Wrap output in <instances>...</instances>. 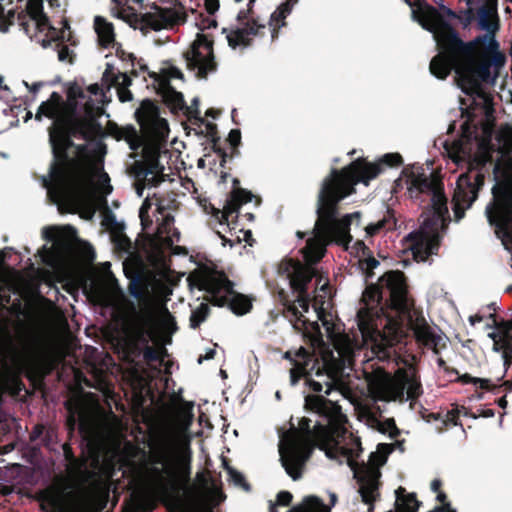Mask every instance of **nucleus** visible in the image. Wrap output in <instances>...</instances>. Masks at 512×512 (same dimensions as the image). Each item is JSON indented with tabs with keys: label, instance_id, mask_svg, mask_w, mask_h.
<instances>
[{
	"label": "nucleus",
	"instance_id": "1",
	"mask_svg": "<svg viewBox=\"0 0 512 512\" xmlns=\"http://www.w3.org/2000/svg\"><path fill=\"white\" fill-rule=\"evenodd\" d=\"M305 408L310 417H303L296 428L283 432L279 439V455L285 472L294 480L302 477L303 467L317 446L326 456L340 464L347 463L358 483L362 501L373 512V502L380 496V468L387 462L392 452L390 444H378L377 450L370 453L367 462L355 460L362 452L360 439L348 433L337 402L322 395L305 396Z\"/></svg>",
	"mask_w": 512,
	"mask_h": 512
},
{
	"label": "nucleus",
	"instance_id": "2",
	"mask_svg": "<svg viewBox=\"0 0 512 512\" xmlns=\"http://www.w3.org/2000/svg\"><path fill=\"white\" fill-rule=\"evenodd\" d=\"M403 162L399 153H387L377 163L364 164L359 160L338 170L332 168L326 176L317 196L316 214L318 216L313 229V236L307 240L304 260L310 266L316 264L325 254L329 243H336L345 248L352 241L350 226L354 219L360 226V212L346 214L339 219L338 204L354 193L358 183L368 185L369 181L382 172V167H396Z\"/></svg>",
	"mask_w": 512,
	"mask_h": 512
},
{
	"label": "nucleus",
	"instance_id": "3",
	"mask_svg": "<svg viewBox=\"0 0 512 512\" xmlns=\"http://www.w3.org/2000/svg\"><path fill=\"white\" fill-rule=\"evenodd\" d=\"M362 301L365 307L357 312V326L363 343L370 346L373 357L378 360L389 361L394 353L396 336L382 332L375 319L379 318L380 313L384 315L388 308L406 318L417 341L432 349L435 354H438L439 346L445 345V338L437 332V328L430 326L415 311L403 272L396 270L384 273L377 284L366 287Z\"/></svg>",
	"mask_w": 512,
	"mask_h": 512
},
{
	"label": "nucleus",
	"instance_id": "4",
	"mask_svg": "<svg viewBox=\"0 0 512 512\" xmlns=\"http://www.w3.org/2000/svg\"><path fill=\"white\" fill-rule=\"evenodd\" d=\"M285 270L293 292L297 293L295 302L287 307V313L291 316L293 328L313 343L320 344L323 342V334L319 324V321H321L327 338L332 345V349L323 356L325 373L319 369L316 372L318 377H325L324 383L313 379L306 380L308 386L314 392L324 391L326 395H330L339 378L344 375L348 376V371L353 369L360 347L348 335L334 331L333 324L327 319L323 309L314 308L317 316L315 321H309L304 317V313L309 311L307 285L311 282L315 271L311 267L292 262L286 266Z\"/></svg>",
	"mask_w": 512,
	"mask_h": 512
},
{
	"label": "nucleus",
	"instance_id": "5",
	"mask_svg": "<svg viewBox=\"0 0 512 512\" xmlns=\"http://www.w3.org/2000/svg\"><path fill=\"white\" fill-rule=\"evenodd\" d=\"M104 88L106 89V85H89L87 90L95 99L89 97L81 107L78 106L77 99H85V94L78 87L69 89L66 103L54 91L38 107L36 120L40 121L43 117L52 120L48 132L51 150L56 159L55 165L59 159L66 158L65 148L74 146L72 137L89 142L101 132L98 118L105 114L104 106L110 102Z\"/></svg>",
	"mask_w": 512,
	"mask_h": 512
},
{
	"label": "nucleus",
	"instance_id": "6",
	"mask_svg": "<svg viewBox=\"0 0 512 512\" xmlns=\"http://www.w3.org/2000/svg\"><path fill=\"white\" fill-rule=\"evenodd\" d=\"M65 159L59 162L53 159L46 175L41 176L43 187L49 200L61 211H70L91 201L95 190L101 194V202L106 205V196L113 187L109 175L102 166L89 164L88 144L67 147L64 150Z\"/></svg>",
	"mask_w": 512,
	"mask_h": 512
},
{
	"label": "nucleus",
	"instance_id": "7",
	"mask_svg": "<svg viewBox=\"0 0 512 512\" xmlns=\"http://www.w3.org/2000/svg\"><path fill=\"white\" fill-rule=\"evenodd\" d=\"M394 185L395 191L406 185L412 198H418L419 195H426L429 198L430 210L423 214L419 230L408 233L404 238L414 259L425 262L429 256L436 254L439 248L438 228L449 221L447 199L443 188L431 176L420 174L414 170V167L404 168L400 177L394 181Z\"/></svg>",
	"mask_w": 512,
	"mask_h": 512
},
{
	"label": "nucleus",
	"instance_id": "8",
	"mask_svg": "<svg viewBox=\"0 0 512 512\" xmlns=\"http://www.w3.org/2000/svg\"><path fill=\"white\" fill-rule=\"evenodd\" d=\"M439 53L430 62V72L438 79H445L452 70L455 72V81L463 93L469 96H484L482 83L494 84L498 72L492 74V68L485 59L477 64L476 57L482 56L478 46L469 54L455 52L454 54L444 47H438Z\"/></svg>",
	"mask_w": 512,
	"mask_h": 512
},
{
	"label": "nucleus",
	"instance_id": "9",
	"mask_svg": "<svg viewBox=\"0 0 512 512\" xmlns=\"http://www.w3.org/2000/svg\"><path fill=\"white\" fill-rule=\"evenodd\" d=\"M477 22L478 27L487 33L472 41L464 42L455 29L443 20L432 17H423L419 20L422 28L432 33L437 46L444 47L453 54L462 52L467 55L478 45H485V49L488 51L499 49V44L494 36L499 28L496 9L487 4L480 6L477 12Z\"/></svg>",
	"mask_w": 512,
	"mask_h": 512
},
{
	"label": "nucleus",
	"instance_id": "10",
	"mask_svg": "<svg viewBox=\"0 0 512 512\" xmlns=\"http://www.w3.org/2000/svg\"><path fill=\"white\" fill-rule=\"evenodd\" d=\"M495 184L492 187V201L486 206L485 214L504 248L512 253V156L493 168Z\"/></svg>",
	"mask_w": 512,
	"mask_h": 512
},
{
	"label": "nucleus",
	"instance_id": "11",
	"mask_svg": "<svg viewBox=\"0 0 512 512\" xmlns=\"http://www.w3.org/2000/svg\"><path fill=\"white\" fill-rule=\"evenodd\" d=\"M364 375L370 393L378 401H413L423 392L414 367L399 370L394 378L381 368L373 372L364 370Z\"/></svg>",
	"mask_w": 512,
	"mask_h": 512
},
{
	"label": "nucleus",
	"instance_id": "12",
	"mask_svg": "<svg viewBox=\"0 0 512 512\" xmlns=\"http://www.w3.org/2000/svg\"><path fill=\"white\" fill-rule=\"evenodd\" d=\"M26 339L17 343L6 324H0V363L6 365L9 360L35 364L44 358V350L37 338L30 332Z\"/></svg>",
	"mask_w": 512,
	"mask_h": 512
},
{
	"label": "nucleus",
	"instance_id": "13",
	"mask_svg": "<svg viewBox=\"0 0 512 512\" xmlns=\"http://www.w3.org/2000/svg\"><path fill=\"white\" fill-rule=\"evenodd\" d=\"M200 289L208 293L209 300L214 305L228 304L237 315L249 312L252 307L248 299L234 291V284L223 273L203 278L200 282Z\"/></svg>",
	"mask_w": 512,
	"mask_h": 512
},
{
	"label": "nucleus",
	"instance_id": "14",
	"mask_svg": "<svg viewBox=\"0 0 512 512\" xmlns=\"http://www.w3.org/2000/svg\"><path fill=\"white\" fill-rule=\"evenodd\" d=\"M476 171L470 170L468 173L461 174L456 182L452 203L453 213L456 222H459L465 215V210L469 209L478 197V192L484 185L485 161L481 160Z\"/></svg>",
	"mask_w": 512,
	"mask_h": 512
},
{
	"label": "nucleus",
	"instance_id": "15",
	"mask_svg": "<svg viewBox=\"0 0 512 512\" xmlns=\"http://www.w3.org/2000/svg\"><path fill=\"white\" fill-rule=\"evenodd\" d=\"M186 67L197 78L205 79L217 70L213 42L204 34H197L190 49L184 54Z\"/></svg>",
	"mask_w": 512,
	"mask_h": 512
},
{
	"label": "nucleus",
	"instance_id": "16",
	"mask_svg": "<svg viewBox=\"0 0 512 512\" xmlns=\"http://www.w3.org/2000/svg\"><path fill=\"white\" fill-rule=\"evenodd\" d=\"M248 13L249 10L240 11L237 15V19L244 22L236 29L228 32L226 35L228 44L232 49H236L237 47L246 48L250 46L253 37L263 35L265 32L266 25L264 23H260L254 18H249Z\"/></svg>",
	"mask_w": 512,
	"mask_h": 512
},
{
	"label": "nucleus",
	"instance_id": "17",
	"mask_svg": "<svg viewBox=\"0 0 512 512\" xmlns=\"http://www.w3.org/2000/svg\"><path fill=\"white\" fill-rule=\"evenodd\" d=\"M65 229L68 233L63 235L55 228H43L42 234L44 239L47 242L52 243L50 248H47L46 245H43L42 252H39L44 263L50 264L53 260L59 257L62 251L68 248L69 239H72L76 236V230L72 226H67Z\"/></svg>",
	"mask_w": 512,
	"mask_h": 512
},
{
	"label": "nucleus",
	"instance_id": "18",
	"mask_svg": "<svg viewBox=\"0 0 512 512\" xmlns=\"http://www.w3.org/2000/svg\"><path fill=\"white\" fill-rule=\"evenodd\" d=\"M184 21L185 14L182 8H161L155 6L154 12L142 15V22L155 31Z\"/></svg>",
	"mask_w": 512,
	"mask_h": 512
},
{
	"label": "nucleus",
	"instance_id": "19",
	"mask_svg": "<svg viewBox=\"0 0 512 512\" xmlns=\"http://www.w3.org/2000/svg\"><path fill=\"white\" fill-rule=\"evenodd\" d=\"M102 85H106V90L110 91L112 87L117 90L118 99L120 102H130L133 100V94L129 90L132 84V79L127 73L115 72V68L112 64L107 63L106 68L101 78Z\"/></svg>",
	"mask_w": 512,
	"mask_h": 512
},
{
	"label": "nucleus",
	"instance_id": "20",
	"mask_svg": "<svg viewBox=\"0 0 512 512\" xmlns=\"http://www.w3.org/2000/svg\"><path fill=\"white\" fill-rule=\"evenodd\" d=\"M27 10L37 30H39L40 32H44L47 30L49 35L51 36L50 40H42V46L44 48L50 46L51 42H56L60 38L62 40L64 39V32H61V36H59V33L56 31V29L49 24L48 18L43 12L42 0H29Z\"/></svg>",
	"mask_w": 512,
	"mask_h": 512
},
{
	"label": "nucleus",
	"instance_id": "21",
	"mask_svg": "<svg viewBox=\"0 0 512 512\" xmlns=\"http://www.w3.org/2000/svg\"><path fill=\"white\" fill-rule=\"evenodd\" d=\"M165 167L160 162L158 155H151L148 157L144 165H140L136 170V177L143 179L149 187H156L165 180L164 174Z\"/></svg>",
	"mask_w": 512,
	"mask_h": 512
},
{
	"label": "nucleus",
	"instance_id": "22",
	"mask_svg": "<svg viewBox=\"0 0 512 512\" xmlns=\"http://www.w3.org/2000/svg\"><path fill=\"white\" fill-rule=\"evenodd\" d=\"M150 473L152 475L151 489L154 494L165 496L173 490V481L170 480L176 476L173 467L163 468L151 464Z\"/></svg>",
	"mask_w": 512,
	"mask_h": 512
},
{
	"label": "nucleus",
	"instance_id": "23",
	"mask_svg": "<svg viewBox=\"0 0 512 512\" xmlns=\"http://www.w3.org/2000/svg\"><path fill=\"white\" fill-rule=\"evenodd\" d=\"M130 335L139 348H144L155 339V332L150 322L143 316H138L131 325Z\"/></svg>",
	"mask_w": 512,
	"mask_h": 512
},
{
	"label": "nucleus",
	"instance_id": "24",
	"mask_svg": "<svg viewBox=\"0 0 512 512\" xmlns=\"http://www.w3.org/2000/svg\"><path fill=\"white\" fill-rule=\"evenodd\" d=\"M253 198L254 195L248 190L242 188L234 189L223 206L222 220L220 223L222 224L223 220L228 221L230 215L238 213L240 207L243 204L251 202Z\"/></svg>",
	"mask_w": 512,
	"mask_h": 512
},
{
	"label": "nucleus",
	"instance_id": "25",
	"mask_svg": "<svg viewBox=\"0 0 512 512\" xmlns=\"http://www.w3.org/2000/svg\"><path fill=\"white\" fill-rule=\"evenodd\" d=\"M174 217L167 214L154 234L155 241L161 245L172 246L175 242L179 241L180 233L173 227Z\"/></svg>",
	"mask_w": 512,
	"mask_h": 512
},
{
	"label": "nucleus",
	"instance_id": "26",
	"mask_svg": "<svg viewBox=\"0 0 512 512\" xmlns=\"http://www.w3.org/2000/svg\"><path fill=\"white\" fill-rule=\"evenodd\" d=\"M95 31L97 33L101 46L108 48L115 41L114 28L112 23L106 21L101 16H96L94 20Z\"/></svg>",
	"mask_w": 512,
	"mask_h": 512
},
{
	"label": "nucleus",
	"instance_id": "27",
	"mask_svg": "<svg viewBox=\"0 0 512 512\" xmlns=\"http://www.w3.org/2000/svg\"><path fill=\"white\" fill-rule=\"evenodd\" d=\"M395 505L398 512H417L420 502L416 499L415 494H406L404 488L399 487L395 491Z\"/></svg>",
	"mask_w": 512,
	"mask_h": 512
},
{
	"label": "nucleus",
	"instance_id": "28",
	"mask_svg": "<svg viewBox=\"0 0 512 512\" xmlns=\"http://www.w3.org/2000/svg\"><path fill=\"white\" fill-rule=\"evenodd\" d=\"M175 469L176 476L175 478H170L173 481V490L177 487L179 483L187 484L190 481L191 477V465H190V456L182 455L176 465H173Z\"/></svg>",
	"mask_w": 512,
	"mask_h": 512
},
{
	"label": "nucleus",
	"instance_id": "29",
	"mask_svg": "<svg viewBox=\"0 0 512 512\" xmlns=\"http://www.w3.org/2000/svg\"><path fill=\"white\" fill-rule=\"evenodd\" d=\"M298 0H286L281 3L277 9L271 14L270 25L281 28L285 25V18L291 13L294 5Z\"/></svg>",
	"mask_w": 512,
	"mask_h": 512
},
{
	"label": "nucleus",
	"instance_id": "30",
	"mask_svg": "<svg viewBox=\"0 0 512 512\" xmlns=\"http://www.w3.org/2000/svg\"><path fill=\"white\" fill-rule=\"evenodd\" d=\"M296 509L300 510V512H330L331 510L329 506L316 496L305 497L302 504Z\"/></svg>",
	"mask_w": 512,
	"mask_h": 512
},
{
	"label": "nucleus",
	"instance_id": "31",
	"mask_svg": "<svg viewBox=\"0 0 512 512\" xmlns=\"http://www.w3.org/2000/svg\"><path fill=\"white\" fill-rule=\"evenodd\" d=\"M135 114L141 125H144L142 114L145 116L146 121H154L158 119V109L154 103L148 99L142 102L140 109H138Z\"/></svg>",
	"mask_w": 512,
	"mask_h": 512
},
{
	"label": "nucleus",
	"instance_id": "32",
	"mask_svg": "<svg viewBox=\"0 0 512 512\" xmlns=\"http://www.w3.org/2000/svg\"><path fill=\"white\" fill-rule=\"evenodd\" d=\"M210 307L207 303H201L198 307L192 310L190 315V327L193 329L198 328L208 317Z\"/></svg>",
	"mask_w": 512,
	"mask_h": 512
},
{
	"label": "nucleus",
	"instance_id": "33",
	"mask_svg": "<svg viewBox=\"0 0 512 512\" xmlns=\"http://www.w3.org/2000/svg\"><path fill=\"white\" fill-rule=\"evenodd\" d=\"M124 272L126 277L130 280L128 287L130 295L135 299L141 298L143 296V291L139 286L141 281L140 275L137 272L128 271L126 269H124Z\"/></svg>",
	"mask_w": 512,
	"mask_h": 512
},
{
	"label": "nucleus",
	"instance_id": "34",
	"mask_svg": "<svg viewBox=\"0 0 512 512\" xmlns=\"http://www.w3.org/2000/svg\"><path fill=\"white\" fill-rule=\"evenodd\" d=\"M478 51L482 52V56H484L486 52L492 54V56L489 59H485V61L490 64L491 68L494 67L495 72H498V69L504 66L505 56L501 54L498 49L488 51L485 49V45H478Z\"/></svg>",
	"mask_w": 512,
	"mask_h": 512
},
{
	"label": "nucleus",
	"instance_id": "35",
	"mask_svg": "<svg viewBox=\"0 0 512 512\" xmlns=\"http://www.w3.org/2000/svg\"><path fill=\"white\" fill-rule=\"evenodd\" d=\"M151 464L161 466L163 468L173 467L171 454L166 449H159L151 456Z\"/></svg>",
	"mask_w": 512,
	"mask_h": 512
},
{
	"label": "nucleus",
	"instance_id": "36",
	"mask_svg": "<svg viewBox=\"0 0 512 512\" xmlns=\"http://www.w3.org/2000/svg\"><path fill=\"white\" fill-rule=\"evenodd\" d=\"M17 294V289L10 283H0V306L6 307L11 302L12 295Z\"/></svg>",
	"mask_w": 512,
	"mask_h": 512
},
{
	"label": "nucleus",
	"instance_id": "37",
	"mask_svg": "<svg viewBox=\"0 0 512 512\" xmlns=\"http://www.w3.org/2000/svg\"><path fill=\"white\" fill-rule=\"evenodd\" d=\"M55 49L57 50L58 60L61 62H73L74 50L63 42H56Z\"/></svg>",
	"mask_w": 512,
	"mask_h": 512
},
{
	"label": "nucleus",
	"instance_id": "38",
	"mask_svg": "<svg viewBox=\"0 0 512 512\" xmlns=\"http://www.w3.org/2000/svg\"><path fill=\"white\" fill-rule=\"evenodd\" d=\"M377 429L380 433H388L391 438L398 435V429L393 419H386L384 422L376 421Z\"/></svg>",
	"mask_w": 512,
	"mask_h": 512
},
{
	"label": "nucleus",
	"instance_id": "39",
	"mask_svg": "<svg viewBox=\"0 0 512 512\" xmlns=\"http://www.w3.org/2000/svg\"><path fill=\"white\" fill-rule=\"evenodd\" d=\"M359 264L361 269L366 273V279L372 277V271L380 265L379 261L373 256H368L363 260H360Z\"/></svg>",
	"mask_w": 512,
	"mask_h": 512
},
{
	"label": "nucleus",
	"instance_id": "40",
	"mask_svg": "<svg viewBox=\"0 0 512 512\" xmlns=\"http://www.w3.org/2000/svg\"><path fill=\"white\" fill-rule=\"evenodd\" d=\"M228 475H229V479L236 485V486H241L243 487L245 490H249L250 487L249 485L245 482V479H244V476L237 470L231 468V467H228Z\"/></svg>",
	"mask_w": 512,
	"mask_h": 512
},
{
	"label": "nucleus",
	"instance_id": "41",
	"mask_svg": "<svg viewBox=\"0 0 512 512\" xmlns=\"http://www.w3.org/2000/svg\"><path fill=\"white\" fill-rule=\"evenodd\" d=\"M149 208H150V203H149L148 199H146L139 209V217L141 219V225L144 230H146L148 228V226L152 224V221L149 220V216H148Z\"/></svg>",
	"mask_w": 512,
	"mask_h": 512
},
{
	"label": "nucleus",
	"instance_id": "42",
	"mask_svg": "<svg viewBox=\"0 0 512 512\" xmlns=\"http://www.w3.org/2000/svg\"><path fill=\"white\" fill-rule=\"evenodd\" d=\"M142 356L146 362H154L159 360V353L153 349L150 345L142 348Z\"/></svg>",
	"mask_w": 512,
	"mask_h": 512
},
{
	"label": "nucleus",
	"instance_id": "43",
	"mask_svg": "<svg viewBox=\"0 0 512 512\" xmlns=\"http://www.w3.org/2000/svg\"><path fill=\"white\" fill-rule=\"evenodd\" d=\"M459 21L462 23L464 28H467L472 20L474 19V14L471 9L462 10L457 17Z\"/></svg>",
	"mask_w": 512,
	"mask_h": 512
},
{
	"label": "nucleus",
	"instance_id": "44",
	"mask_svg": "<svg viewBox=\"0 0 512 512\" xmlns=\"http://www.w3.org/2000/svg\"><path fill=\"white\" fill-rule=\"evenodd\" d=\"M305 367H301L300 365H296V367L290 370V383L292 386H295L299 379L304 375Z\"/></svg>",
	"mask_w": 512,
	"mask_h": 512
},
{
	"label": "nucleus",
	"instance_id": "45",
	"mask_svg": "<svg viewBox=\"0 0 512 512\" xmlns=\"http://www.w3.org/2000/svg\"><path fill=\"white\" fill-rule=\"evenodd\" d=\"M463 381L466 383L471 382L474 385H479L481 388H488L490 383L489 379L471 377L469 375H464Z\"/></svg>",
	"mask_w": 512,
	"mask_h": 512
},
{
	"label": "nucleus",
	"instance_id": "46",
	"mask_svg": "<svg viewBox=\"0 0 512 512\" xmlns=\"http://www.w3.org/2000/svg\"><path fill=\"white\" fill-rule=\"evenodd\" d=\"M385 225L384 220H380L376 223H370L365 227V232L368 236H373L379 232Z\"/></svg>",
	"mask_w": 512,
	"mask_h": 512
},
{
	"label": "nucleus",
	"instance_id": "47",
	"mask_svg": "<svg viewBox=\"0 0 512 512\" xmlns=\"http://www.w3.org/2000/svg\"><path fill=\"white\" fill-rule=\"evenodd\" d=\"M63 454L70 466H77V459L75 458L73 451L68 444L63 445Z\"/></svg>",
	"mask_w": 512,
	"mask_h": 512
},
{
	"label": "nucleus",
	"instance_id": "48",
	"mask_svg": "<svg viewBox=\"0 0 512 512\" xmlns=\"http://www.w3.org/2000/svg\"><path fill=\"white\" fill-rule=\"evenodd\" d=\"M292 500V494L288 491H281L277 494V504L287 506Z\"/></svg>",
	"mask_w": 512,
	"mask_h": 512
},
{
	"label": "nucleus",
	"instance_id": "49",
	"mask_svg": "<svg viewBox=\"0 0 512 512\" xmlns=\"http://www.w3.org/2000/svg\"><path fill=\"white\" fill-rule=\"evenodd\" d=\"M228 141L231 146L236 147L240 144L241 141V132L238 129H233L229 132Z\"/></svg>",
	"mask_w": 512,
	"mask_h": 512
},
{
	"label": "nucleus",
	"instance_id": "50",
	"mask_svg": "<svg viewBox=\"0 0 512 512\" xmlns=\"http://www.w3.org/2000/svg\"><path fill=\"white\" fill-rule=\"evenodd\" d=\"M204 5L209 14H214L220 8L219 0H205Z\"/></svg>",
	"mask_w": 512,
	"mask_h": 512
},
{
	"label": "nucleus",
	"instance_id": "51",
	"mask_svg": "<svg viewBox=\"0 0 512 512\" xmlns=\"http://www.w3.org/2000/svg\"><path fill=\"white\" fill-rule=\"evenodd\" d=\"M167 76L170 79H183L182 71L176 66H170L167 68Z\"/></svg>",
	"mask_w": 512,
	"mask_h": 512
},
{
	"label": "nucleus",
	"instance_id": "52",
	"mask_svg": "<svg viewBox=\"0 0 512 512\" xmlns=\"http://www.w3.org/2000/svg\"><path fill=\"white\" fill-rule=\"evenodd\" d=\"M295 357L302 359L304 362V365L306 366V365H308V361L310 359V354L307 349H305L304 347H300L299 349L296 350Z\"/></svg>",
	"mask_w": 512,
	"mask_h": 512
},
{
	"label": "nucleus",
	"instance_id": "53",
	"mask_svg": "<svg viewBox=\"0 0 512 512\" xmlns=\"http://www.w3.org/2000/svg\"><path fill=\"white\" fill-rule=\"evenodd\" d=\"M131 150H137L140 147V142L137 136V132L132 128V135L127 139Z\"/></svg>",
	"mask_w": 512,
	"mask_h": 512
},
{
	"label": "nucleus",
	"instance_id": "54",
	"mask_svg": "<svg viewBox=\"0 0 512 512\" xmlns=\"http://www.w3.org/2000/svg\"><path fill=\"white\" fill-rule=\"evenodd\" d=\"M3 77L0 75V90L3 91L4 95L1 96V98H3L6 102L10 101L11 99H13V96L11 94V91L9 89V87L7 85H3Z\"/></svg>",
	"mask_w": 512,
	"mask_h": 512
},
{
	"label": "nucleus",
	"instance_id": "55",
	"mask_svg": "<svg viewBox=\"0 0 512 512\" xmlns=\"http://www.w3.org/2000/svg\"><path fill=\"white\" fill-rule=\"evenodd\" d=\"M44 430L45 428L43 425H36L30 433V440L35 441L40 438L43 435Z\"/></svg>",
	"mask_w": 512,
	"mask_h": 512
},
{
	"label": "nucleus",
	"instance_id": "56",
	"mask_svg": "<svg viewBox=\"0 0 512 512\" xmlns=\"http://www.w3.org/2000/svg\"><path fill=\"white\" fill-rule=\"evenodd\" d=\"M215 356V350L214 349H211L209 348L207 351H206V354L204 356H200L198 358V363L201 364L204 360H210V359H213Z\"/></svg>",
	"mask_w": 512,
	"mask_h": 512
},
{
	"label": "nucleus",
	"instance_id": "57",
	"mask_svg": "<svg viewBox=\"0 0 512 512\" xmlns=\"http://www.w3.org/2000/svg\"><path fill=\"white\" fill-rule=\"evenodd\" d=\"M23 84L34 94L37 93L43 85L42 82H35L31 86H29V84L26 81H23Z\"/></svg>",
	"mask_w": 512,
	"mask_h": 512
},
{
	"label": "nucleus",
	"instance_id": "58",
	"mask_svg": "<svg viewBox=\"0 0 512 512\" xmlns=\"http://www.w3.org/2000/svg\"><path fill=\"white\" fill-rule=\"evenodd\" d=\"M440 8L448 16L453 17V18L457 17V14L453 10H451L450 8H448V7H446V6L442 5V4H440Z\"/></svg>",
	"mask_w": 512,
	"mask_h": 512
},
{
	"label": "nucleus",
	"instance_id": "59",
	"mask_svg": "<svg viewBox=\"0 0 512 512\" xmlns=\"http://www.w3.org/2000/svg\"><path fill=\"white\" fill-rule=\"evenodd\" d=\"M441 486V481L438 480V479H434L432 482H431V490L433 492H437L439 490Z\"/></svg>",
	"mask_w": 512,
	"mask_h": 512
},
{
	"label": "nucleus",
	"instance_id": "60",
	"mask_svg": "<svg viewBox=\"0 0 512 512\" xmlns=\"http://www.w3.org/2000/svg\"><path fill=\"white\" fill-rule=\"evenodd\" d=\"M483 321V317L479 315H473L469 317V322L474 325Z\"/></svg>",
	"mask_w": 512,
	"mask_h": 512
},
{
	"label": "nucleus",
	"instance_id": "61",
	"mask_svg": "<svg viewBox=\"0 0 512 512\" xmlns=\"http://www.w3.org/2000/svg\"><path fill=\"white\" fill-rule=\"evenodd\" d=\"M145 186H147L145 183H144V186H141L140 184L136 185V194L139 198H141L143 196V191H144Z\"/></svg>",
	"mask_w": 512,
	"mask_h": 512
},
{
	"label": "nucleus",
	"instance_id": "62",
	"mask_svg": "<svg viewBox=\"0 0 512 512\" xmlns=\"http://www.w3.org/2000/svg\"><path fill=\"white\" fill-rule=\"evenodd\" d=\"M284 358H285V359H287V360H289V361H291V362H293L295 366H296V365H299V364L295 361V359L293 358V356H292V352H291V351H287V352H285V354H284Z\"/></svg>",
	"mask_w": 512,
	"mask_h": 512
},
{
	"label": "nucleus",
	"instance_id": "63",
	"mask_svg": "<svg viewBox=\"0 0 512 512\" xmlns=\"http://www.w3.org/2000/svg\"><path fill=\"white\" fill-rule=\"evenodd\" d=\"M502 357H503L504 365H505V366H506V365H509V364H510V362L512 361V356H509V355H508V353H507L506 351L503 353V356H502Z\"/></svg>",
	"mask_w": 512,
	"mask_h": 512
},
{
	"label": "nucleus",
	"instance_id": "64",
	"mask_svg": "<svg viewBox=\"0 0 512 512\" xmlns=\"http://www.w3.org/2000/svg\"><path fill=\"white\" fill-rule=\"evenodd\" d=\"M498 405L501 407V408H505L507 406V400H506V397H501L499 400H498Z\"/></svg>",
	"mask_w": 512,
	"mask_h": 512
}]
</instances>
